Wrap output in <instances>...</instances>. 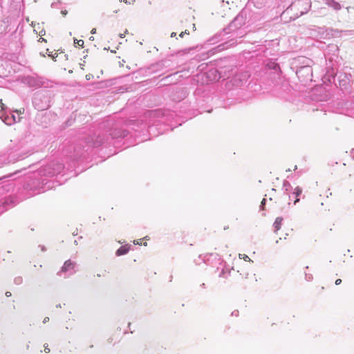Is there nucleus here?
I'll return each instance as SVG.
<instances>
[{
	"label": "nucleus",
	"mask_w": 354,
	"mask_h": 354,
	"mask_svg": "<svg viewBox=\"0 0 354 354\" xmlns=\"http://www.w3.org/2000/svg\"><path fill=\"white\" fill-rule=\"evenodd\" d=\"M134 244L136 245H147V242L146 241H144V239H138V240H136L133 241Z\"/></svg>",
	"instance_id": "nucleus-10"
},
{
	"label": "nucleus",
	"mask_w": 354,
	"mask_h": 354,
	"mask_svg": "<svg viewBox=\"0 0 354 354\" xmlns=\"http://www.w3.org/2000/svg\"><path fill=\"white\" fill-rule=\"evenodd\" d=\"M127 136V132L125 131L115 130L113 133V136L114 138L118 137H125Z\"/></svg>",
	"instance_id": "nucleus-8"
},
{
	"label": "nucleus",
	"mask_w": 354,
	"mask_h": 354,
	"mask_svg": "<svg viewBox=\"0 0 354 354\" xmlns=\"http://www.w3.org/2000/svg\"><path fill=\"white\" fill-rule=\"evenodd\" d=\"M183 36V32H181V33L180 34V37H182Z\"/></svg>",
	"instance_id": "nucleus-23"
},
{
	"label": "nucleus",
	"mask_w": 354,
	"mask_h": 354,
	"mask_svg": "<svg viewBox=\"0 0 354 354\" xmlns=\"http://www.w3.org/2000/svg\"><path fill=\"white\" fill-rule=\"evenodd\" d=\"M48 322H49V317H46L44 319V320H43V323H44V324H46V323H47Z\"/></svg>",
	"instance_id": "nucleus-16"
},
{
	"label": "nucleus",
	"mask_w": 354,
	"mask_h": 354,
	"mask_svg": "<svg viewBox=\"0 0 354 354\" xmlns=\"http://www.w3.org/2000/svg\"><path fill=\"white\" fill-rule=\"evenodd\" d=\"M24 112V109H22V111H21V110H19V111H17V113H19V114H21V113H23Z\"/></svg>",
	"instance_id": "nucleus-20"
},
{
	"label": "nucleus",
	"mask_w": 354,
	"mask_h": 354,
	"mask_svg": "<svg viewBox=\"0 0 354 354\" xmlns=\"http://www.w3.org/2000/svg\"><path fill=\"white\" fill-rule=\"evenodd\" d=\"M34 31L40 37H42L46 34L45 30L40 26L39 24H37V25L34 26Z\"/></svg>",
	"instance_id": "nucleus-6"
},
{
	"label": "nucleus",
	"mask_w": 354,
	"mask_h": 354,
	"mask_svg": "<svg viewBox=\"0 0 354 354\" xmlns=\"http://www.w3.org/2000/svg\"><path fill=\"white\" fill-rule=\"evenodd\" d=\"M0 106H1V109H4L5 104H3L2 100H0Z\"/></svg>",
	"instance_id": "nucleus-14"
},
{
	"label": "nucleus",
	"mask_w": 354,
	"mask_h": 354,
	"mask_svg": "<svg viewBox=\"0 0 354 354\" xmlns=\"http://www.w3.org/2000/svg\"><path fill=\"white\" fill-rule=\"evenodd\" d=\"M181 78H183V75H180V73L177 72L162 78L161 82H163V85L175 84L180 81Z\"/></svg>",
	"instance_id": "nucleus-1"
},
{
	"label": "nucleus",
	"mask_w": 354,
	"mask_h": 354,
	"mask_svg": "<svg viewBox=\"0 0 354 354\" xmlns=\"http://www.w3.org/2000/svg\"><path fill=\"white\" fill-rule=\"evenodd\" d=\"M39 42H42V41H46L45 39H44L42 37H41L39 40H38Z\"/></svg>",
	"instance_id": "nucleus-19"
},
{
	"label": "nucleus",
	"mask_w": 354,
	"mask_h": 354,
	"mask_svg": "<svg viewBox=\"0 0 354 354\" xmlns=\"http://www.w3.org/2000/svg\"><path fill=\"white\" fill-rule=\"evenodd\" d=\"M102 74V71H97L93 69L92 71V73H90L89 74H87L86 75V80H89L91 79H93L94 77L99 78L100 75Z\"/></svg>",
	"instance_id": "nucleus-5"
},
{
	"label": "nucleus",
	"mask_w": 354,
	"mask_h": 354,
	"mask_svg": "<svg viewBox=\"0 0 354 354\" xmlns=\"http://www.w3.org/2000/svg\"><path fill=\"white\" fill-rule=\"evenodd\" d=\"M302 188L299 186L291 188V192L288 193L289 201H292L294 205H295L299 201V197L302 195Z\"/></svg>",
	"instance_id": "nucleus-2"
},
{
	"label": "nucleus",
	"mask_w": 354,
	"mask_h": 354,
	"mask_svg": "<svg viewBox=\"0 0 354 354\" xmlns=\"http://www.w3.org/2000/svg\"><path fill=\"white\" fill-rule=\"evenodd\" d=\"M266 201V198H263V199L262 200V201H261V207H262L263 209H264V205H265Z\"/></svg>",
	"instance_id": "nucleus-13"
},
{
	"label": "nucleus",
	"mask_w": 354,
	"mask_h": 354,
	"mask_svg": "<svg viewBox=\"0 0 354 354\" xmlns=\"http://www.w3.org/2000/svg\"><path fill=\"white\" fill-rule=\"evenodd\" d=\"M91 32H92V33H95V29H93V30H91Z\"/></svg>",
	"instance_id": "nucleus-22"
},
{
	"label": "nucleus",
	"mask_w": 354,
	"mask_h": 354,
	"mask_svg": "<svg viewBox=\"0 0 354 354\" xmlns=\"http://www.w3.org/2000/svg\"><path fill=\"white\" fill-rule=\"evenodd\" d=\"M75 43L77 46H82V47L83 46V45H84V41H83V40H82V39L77 40V41H75Z\"/></svg>",
	"instance_id": "nucleus-12"
},
{
	"label": "nucleus",
	"mask_w": 354,
	"mask_h": 354,
	"mask_svg": "<svg viewBox=\"0 0 354 354\" xmlns=\"http://www.w3.org/2000/svg\"><path fill=\"white\" fill-rule=\"evenodd\" d=\"M75 268V263L71 260H67L64 262L63 266L61 268L60 272H66L68 270H73Z\"/></svg>",
	"instance_id": "nucleus-3"
},
{
	"label": "nucleus",
	"mask_w": 354,
	"mask_h": 354,
	"mask_svg": "<svg viewBox=\"0 0 354 354\" xmlns=\"http://www.w3.org/2000/svg\"><path fill=\"white\" fill-rule=\"evenodd\" d=\"M175 35H176V33H172V34L171 35V37L175 36Z\"/></svg>",
	"instance_id": "nucleus-24"
},
{
	"label": "nucleus",
	"mask_w": 354,
	"mask_h": 354,
	"mask_svg": "<svg viewBox=\"0 0 354 354\" xmlns=\"http://www.w3.org/2000/svg\"><path fill=\"white\" fill-rule=\"evenodd\" d=\"M283 218L281 217H277L273 224L275 231H278L281 228V222Z\"/></svg>",
	"instance_id": "nucleus-7"
},
{
	"label": "nucleus",
	"mask_w": 354,
	"mask_h": 354,
	"mask_svg": "<svg viewBox=\"0 0 354 354\" xmlns=\"http://www.w3.org/2000/svg\"><path fill=\"white\" fill-rule=\"evenodd\" d=\"M44 350H45V351H46V353H49V352H50V349H49L47 346H46V347H45V349H44Z\"/></svg>",
	"instance_id": "nucleus-21"
},
{
	"label": "nucleus",
	"mask_w": 354,
	"mask_h": 354,
	"mask_svg": "<svg viewBox=\"0 0 354 354\" xmlns=\"http://www.w3.org/2000/svg\"><path fill=\"white\" fill-rule=\"evenodd\" d=\"M175 35H176V33H172V34L171 35V37L175 36Z\"/></svg>",
	"instance_id": "nucleus-25"
},
{
	"label": "nucleus",
	"mask_w": 354,
	"mask_h": 354,
	"mask_svg": "<svg viewBox=\"0 0 354 354\" xmlns=\"http://www.w3.org/2000/svg\"><path fill=\"white\" fill-rule=\"evenodd\" d=\"M342 283V279H338L335 281V285L338 286Z\"/></svg>",
	"instance_id": "nucleus-15"
},
{
	"label": "nucleus",
	"mask_w": 354,
	"mask_h": 354,
	"mask_svg": "<svg viewBox=\"0 0 354 354\" xmlns=\"http://www.w3.org/2000/svg\"><path fill=\"white\" fill-rule=\"evenodd\" d=\"M5 295H6V297H11V295H12L11 292H8H8H6L5 293Z\"/></svg>",
	"instance_id": "nucleus-18"
},
{
	"label": "nucleus",
	"mask_w": 354,
	"mask_h": 354,
	"mask_svg": "<svg viewBox=\"0 0 354 354\" xmlns=\"http://www.w3.org/2000/svg\"><path fill=\"white\" fill-rule=\"evenodd\" d=\"M131 245L129 244H126L124 245L121 246L115 252L117 256H122L127 254L130 250Z\"/></svg>",
	"instance_id": "nucleus-4"
},
{
	"label": "nucleus",
	"mask_w": 354,
	"mask_h": 354,
	"mask_svg": "<svg viewBox=\"0 0 354 354\" xmlns=\"http://www.w3.org/2000/svg\"><path fill=\"white\" fill-rule=\"evenodd\" d=\"M266 66L269 69H273V70H276V69L279 68V64L277 63L274 62H270L269 63L267 64Z\"/></svg>",
	"instance_id": "nucleus-9"
},
{
	"label": "nucleus",
	"mask_w": 354,
	"mask_h": 354,
	"mask_svg": "<svg viewBox=\"0 0 354 354\" xmlns=\"http://www.w3.org/2000/svg\"><path fill=\"white\" fill-rule=\"evenodd\" d=\"M61 13L62 14V15L66 16L67 15V13H68V11L66 10H62L61 12Z\"/></svg>",
	"instance_id": "nucleus-17"
},
{
	"label": "nucleus",
	"mask_w": 354,
	"mask_h": 354,
	"mask_svg": "<svg viewBox=\"0 0 354 354\" xmlns=\"http://www.w3.org/2000/svg\"><path fill=\"white\" fill-rule=\"evenodd\" d=\"M239 258L243 259L245 261H251L250 258L248 255L244 254H239Z\"/></svg>",
	"instance_id": "nucleus-11"
}]
</instances>
